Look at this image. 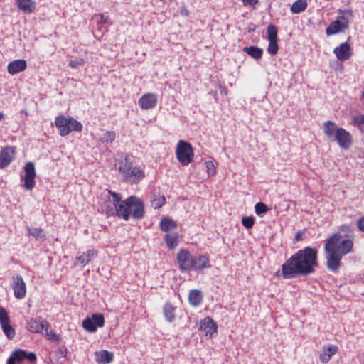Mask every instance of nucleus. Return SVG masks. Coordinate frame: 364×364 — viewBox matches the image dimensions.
Wrapping results in <instances>:
<instances>
[{"label":"nucleus","instance_id":"f257e3e1","mask_svg":"<svg viewBox=\"0 0 364 364\" xmlns=\"http://www.w3.org/2000/svg\"><path fill=\"white\" fill-rule=\"evenodd\" d=\"M318 252L316 247H311L297 251L282 264L283 278L292 279L313 274L318 267Z\"/></svg>","mask_w":364,"mask_h":364},{"label":"nucleus","instance_id":"f03ea898","mask_svg":"<svg viewBox=\"0 0 364 364\" xmlns=\"http://www.w3.org/2000/svg\"><path fill=\"white\" fill-rule=\"evenodd\" d=\"M341 233L336 232L325 240L326 266L332 272H338L342 265V257L353 252V240H341Z\"/></svg>","mask_w":364,"mask_h":364},{"label":"nucleus","instance_id":"7ed1b4c3","mask_svg":"<svg viewBox=\"0 0 364 364\" xmlns=\"http://www.w3.org/2000/svg\"><path fill=\"white\" fill-rule=\"evenodd\" d=\"M322 130L325 136L331 141L336 142L342 149H348L353 144L351 134L336 122L327 120L323 122Z\"/></svg>","mask_w":364,"mask_h":364},{"label":"nucleus","instance_id":"20e7f679","mask_svg":"<svg viewBox=\"0 0 364 364\" xmlns=\"http://www.w3.org/2000/svg\"><path fill=\"white\" fill-rule=\"evenodd\" d=\"M119 206L122 207V215L120 219L128 220L130 217L136 220H141L145 216L144 205L143 201L135 196H129L126 200L120 199Z\"/></svg>","mask_w":364,"mask_h":364},{"label":"nucleus","instance_id":"39448f33","mask_svg":"<svg viewBox=\"0 0 364 364\" xmlns=\"http://www.w3.org/2000/svg\"><path fill=\"white\" fill-rule=\"evenodd\" d=\"M119 172L125 182L136 184L145 177V173L141 167L134 166L128 154L119 163Z\"/></svg>","mask_w":364,"mask_h":364},{"label":"nucleus","instance_id":"423d86ee","mask_svg":"<svg viewBox=\"0 0 364 364\" xmlns=\"http://www.w3.org/2000/svg\"><path fill=\"white\" fill-rule=\"evenodd\" d=\"M55 125L61 136H65L71 132H81L82 124L72 117H65L63 114L55 118Z\"/></svg>","mask_w":364,"mask_h":364},{"label":"nucleus","instance_id":"0eeeda50","mask_svg":"<svg viewBox=\"0 0 364 364\" xmlns=\"http://www.w3.org/2000/svg\"><path fill=\"white\" fill-rule=\"evenodd\" d=\"M108 193L112 196V200H105L101 205V211L107 218L116 216L119 218V216H123L122 207L119 206L122 195L111 190L108 191Z\"/></svg>","mask_w":364,"mask_h":364},{"label":"nucleus","instance_id":"6e6552de","mask_svg":"<svg viewBox=\"0 0 364 364\" xmlns=\"http://www.w3.org/2000/svg\"><path fill=\"white\" fill-rule=\"evenodd\" d=\"M176 154L178 161L183 166L188 165L193 161L194 156L191 144L183 140L178 142Z\"/></svg>","mask_w":364,"mask_h":364},{"label":"nucleus","instance_id":"1a4fd4ad","mask_svg":"<svg viewBox=\"0 0 364 364\" xmlns=\"http://www.w3.org/2000/svg\"><path fill=\"white\" fill-rule=\"evenodd\" d=\"M193 256L186 249H181L176 256V261L181 272L191 271L193 269Z\"/></svg>","mask_w":364,"mask_h":364},{"label":"nucleus","instance_id":"9d476101","mask_svg":"<svg viewBox=\"0 0 364 364\" xmlns=\"http://www.w3.org/2000/svg\"><path fill=\"white\" fill-rule=\"evenodd\" d=\"M105 325V318L102 314H94L82 321V327L90 333H94L97 328Z\"/></svg>","mask_w":364,"mask_h":364},{"label":"nucleus","instance_id":"9b49d317","mask_svg":"<svg viewBox=\"0 0 364 364\" xmlns=\"http://www.w3.org/2000/svg\"><path fill=\"white\" fill-rule=\"evenodd\" d=\"M45 326H48V321L41 316L31 317L26 321V328L32 333H41Z\"/></svg>","mask_w":364,"mask_h":364},{"label":"nucleus","instance_id":"f8f14e48","mask_svg":"<svg viewBox=\"0 0 364 364\" xmlns=\"http://www.w3.org/2000/svg\"><path fill=\"white\" fill-rule=\"evenodd\" d=\"M16 148L14 146H6L0 151V168H4L14 159Z\"/></svg>","mask_w":364,"mask_h":364},{"label":"nucleus","instance_id":"ddd939ff","mask_svg":"<svg viewBox=\"0 0 364 364\" xmlns=\"http://www.w3.org/2000/svg\"><path fill=\"white\" fill-rule=\"evenodd\" d=\"M25 176L23 186L27 190H31L35 186L36 171L33 162H27L24 166Z\"/></svg>","mask_w":364,"mask_h":364},{"label":"nucleus","instance_id":"4468645a","mask_svg":"<svg viewBox=\"0 0 364 364\" xmlns=\"http://www.w3.org/2000/svg\"><path fill=\"white\" fill-rule=\"evenodd\" d=\"M12 288L14 296L16 299H21L26 294V284L21 275H16L13 277Z\"/></svg>","mask_w":364,"mask_h":364},{"label":"nucleus","instance_id":"2eb2a0df","mask_svg":"<svg viewBox=\"0 0 364 364\" xmlns=\"http://www.w3.org/2000/svg\"><path fill=\"white\" fill-rule=\"evenodd\" d=\"M343 21L341 22L339 20L332 21L326 29V34L327 36H332L339 32L343 31L348 28V21L343 17H341Z\"/></svg>","mask_w":364,"mask_h":364},{"label":"nucleus","instance_id":"dca6fc26","mask_svg":"<svg viewBox=\"0 0 364 364\" xmlns=\"http://www.w3.org/2000/svg\"><path fill=\"white\" fill-rule=\"evenodd\" d=\"M11 357L16 363H21L24 360H28L31 363H35L37 360V358L35 353H28L26 350L23 349H18L14 350L11 353Z\"/></svg>","mask_w":364,"mask_h":364},{"label":"nucleus","instance_id":"f3484780","mask_svg":"<svg viewBox=\"0 0 364 364\" xmlns=\"http://www.w3.org/2000/svg\"><path fill=\"white\" fill-rule=\"evenodd\" d=\"M333 53L339 60L345 61L350 58L353 51L350 44L345 42L336 47L333 50Z\"/></svg>","mask_w":364,"mask_h":364},{"label":"nucleus","instance_id":"a211bd4d","mask_svg":"<svg viewBox=\"0 0 364 364\" xmlns=\"http://www.w3.org/2000/svg\"><path fill=\"white\" fill-rule=\"evenodd\" d=\"M157 103V95L154 93H146L139 100V107L148 110L154 108Z\"/></svg>","mask_w":364,"mask_h":364},{"label":"nucleus","instance_id":"6ab92c4d","mask_svg":"<svg viewBox=\"0 0 364 364\" xmlns=\"http://www.w3.org/2000/svg\"><path fill=\"white\" fill-rule=\"evenodd\" d=\"M27 68L26 61L24 59H18L11 61L7 65V71L14 75L20 72L24 71Z\"/></svg>","mask_w":364,"mask_h":364},{"label":"nucleus","instance_id":"aec40b11","mask_svg":"<svg viewBox=\"0 0 364 364\" xmlns=\"http://www.w3.org/2000/svg\"><path fill=\"white\" fill-rule=\"evenodd\" d=\"M210 267V259L206 255H200L198 257H193V269L196 271H202L204 269Z\"/></svg>","mask_w":364,"mask_h":364},{"label":"nucleus","instance_id":"412c9836","mask_svg":"<svg viewBox=\"0 0 364 364\" xmlns=\"http://www.w3.org/2000/svg\"><path fill=\"white\" fill-rule=\"evenodd\" d=\"M338 350V348L335 345H328L327 346H324L323 348V351L319 355V360L322 363H328L332 356L334 355Z\"/></svg>","mask_w":364,"mask_h":364},{"label":"nucleus","instance_id":"4be33fe9","mask_svg":"<svg viewBox=\"0 0 364 364\" xmlns=\"http://www.w3.org/2000/svg\"><path fill=\"white\" fill-rule=\"evenodd\" d=\"M200 328L205 331V335L212 336L213 333L217 332L216 323L209 316H206L200 322Z\"/></svg>","mask_w":364,"mask_h":364},{"label":"nucleus","instance_id":"5701e85b","mask_svg":"<svg viewBox=\"0 0 364 364\" xmlns=\"http://www.w3.org/2000/svg\"><path fill=\"white\" fill-rule=\"evenodd\" d=\"M18 9L24 14H31L36 10V4L33 0H16Z\"/></svg>","mask_w":364,"mask_h":364},{"label":"nucleus","instance_id":"b1692460","mask_svg":"<svg viewBox=\"0 0 364 364\" xmlns=\"http://www.w3.org/2000/svg\"><path fill=\"white\" fill-rule=\"evenodd\" d=\"M95 360L97 363L109 364L113 361L114 355L112 352L103 350L95 353Z\"/></svg>","mask_w":364,"mask_h":364},{"label":"nucleus","instance_id":"393cba45","mask_svg":"<svg viewBox=\"0 0 364 364\" xmlns=\"http://www.w3.org/2000/svg\"><path fill=\"white\" fill-rule=\"evenodd\" d=\"M176 307L169 301H166L163 306V314L166 320L172 323L176 319Z\"/></svg>","mask_w":364,"mask_h":364},{"label":"nucleus","instance_id":"a878e982","mask_svg":"<svg viewBox=\"0 0 364 364\" xmlns=\"http://www.w3.org/2000/svg\"><path fill=\"white\" fill-rule=\"evenodd\" d=\"M159 228L162 231L168 233L177 228V223L170 217H163L160 220Z\"/></svg>","mask_w":364,"mask_h":364},{"label":"nucleus","instance_id":"bb28decb","mask_svg":"<svg viewBox=\"0 0 364 364\" xmlns=\"http://www.w3.org/2000/svg\"><path fill=\"white\" fill-rule=\"evenodd\" d=\"M164 240L170 250L175 249L179 242V234L177 232H168L164 236Z\"/></svg>","mask_w":364,"mask_h":364},{"label":"nucleus","instance_id":"cd10ccee","mask_svg":"<svg viewBox=\"0 0 364 364\" xmlns=\"http://www.w3.org/2000/svg\"><path fill=\"white\" fill-rule=\"evenodd\" d=\"M188 301L193 306H198L201 304L203 301L201 291L196 289L191 290L188 294Z\"/></svg>","mask_w":364,"mask_h":364},{"label":"nucleus","instance_id":"c85d7f7f","mask_svg":"<svg viewBox=\"0 0 364 364\" xmlns=\"http://www.w3.org/2000/svg\"><path fill=\"white\" fill-rule=\"evenodd\" d=\"M97 251L95 250H89L85 252H83L80 256L77 257L76 259L85 267L92 260L93 257L97 256Z\"/></svg>","mask_w":364,"mask_h":364},{"label":"nucleus","instance_id":"c756f323","mask_svg":"<svg viewBox=\"0 0 364 364\" xmlns=\"http://www.w3.org/2000/svg\"><path fill=\"white\" fill-rule=\"evenodd\" d=\"M243 51L255 60L260 59L263 54L262 48L254 46L245 47Z\"/></svg>","mask_w":364,"mask_h":364},{"label":"nucleus","instance_id":"7c9ffc66","mask_svg":"<svg viewBox=\"0 0 364 364\" xmlns=\"http://www.w3.org/2000/svg\"><path fill=\"white\" fill-rule=\"evenodd\" d=\"M307 6L306 0H296L291 4V11L294 14H300L306 10Z\"/></svg>","mask_w":364,"mask_h":364},{"label":"nucleus","instance_id":"2f4dec72","mask_svg":"<svg viewBox=\"0 0 364 364\" xmlns=\"http://www.w3.org/2000/svg\"><path fill=\"white\" fill-rule=\"evenodd\" d=\"M152 207L155 209L161 208L166 203V198L164 195L154 194L151 200Z\"/></svg>","mask_w":364,"mask_h":364},{"label":"nucleus","instance_id":"473e14b6","mask_svg":"<svg viewBox=\"0 0 364 364\" xmlns=\"http://www.w3.org/2000/svg\"><path fill=\"white\" fill-rule=\"evenodd\" d=\"M4 333L9 340H11L14 338L16 332L13 326L9 323H6L1 325Z\"/></svg>","mask_w":364,"mask_h":364},{"label":"nucleus","instance_id":"72a5a7b5","mask_svg":"<svg viewBox=\"0 0 364 364\" xmlns=\"http://www.w3.org/2000/svg\"><path fill=\"white\" fill-rule=\"evenodd\" d=\"M352 124L357 127L361 132L364 131V114L354 116L352 118Z\"/></svg>","mask_w":364,"mask_h":364},{"label":"nucleus","instance_id":"f704fd0d","mask_svg":"<svg viewBox=\"0 0 364 364\" xmlns=\"http://www.w3.org/2000/svg\"><path fill=\"white\" fill-rule=\"evenodd\" d=\"M277 28L274 24L268 25L267 28V39L268 41L277 40Z\"/></svg>","mask_w":364,"mask_h":364},{"label":"nucleus","instance_id":"c9c22d12","mask_svg":"<svg viewBox=\"0 0 364 364\" xmlns=\"http://www.w3.org/2000/svg\"><path fill=\"white\" fill-rule=\"evenodd\" d=\"M44 330L46 331V336L48 340L52 341H60V336L55 333L52 329L50 323L48 322V326H45Z\"/></svg>","mask_w":364,"mask_h":364},{"label":"nucleus","instance_id":"e433bc0d","mask_svg":"<svg viewBox=\"0 0 364 364\" xmlns=\"http://www.w3.org/2000/svg\"><path fill=\"white\" fill-rule=\"evenodd\" d=\"M27 231L28 235L33 236L36 239L44 237L43 230L41 228H28Z\"/></svg>","mask_w":364,"mask_h":364},{"label":"nucleus","instance_id":"4c0bfd02","mask_svg":"<svg viewBox=\"0 0 364 364\" xmlns=\"http://www.w3.org/2000/svg\"><path fill=\"white\" fill-rule=\"evenodd\" d=\"M269 210L267 205L262 203L259 202L255 205V212L257 215H262V214L266 213Z\"/></svg>","mask_w":364,"mask_h":364},{"label":"nucleus","instance_id":"58836bf2","mask_svg":"<svg viewBox=\"0 0 364 364\" xmlns=\"http://www.w3.org/2000/svg\"><path fill=\"white\" fill-rule=\"evenodd\" d=\"M279 49V46L277 44V40L275 41H269V45L267 47V51L272 55H275Z\"/></svg>","mask_w":364,"mask_h":364},{"label":"nucleus","instance_id":"ea45409f","mask_svg":"<svg viewBox=\"0 0 364 364\" xmlns=\"http://www.w3.org/2000/svg\"><path fill=\"white\" fill-rule=\"evenodd\" d=\"M242 225L247 228H252L255 224V218L252 216L243 217L241 220Z\"/></svg>","mask_w":364,"mask_h":364},{"label":"nucleus","instance_id":"a19ab883","mask_svg":"<svg viewBox=\"0 0 364 364\" xmlns=\"http://www.w3.org/2000/svg\"><path fill=\"white\" fill-rule=\"evenodd\" d=\"M10 319L7 311L2 306H0V324L9 323Z\"/></svg>","mask_w":364,"mask_h":364},{"label":"nucleus","instance_id":"79ce46f5","mask_svg":"<svg viewBox=\"0 0 364 364\" xmlns=\"http://www.w3.org/2000/svg\"><path fill=\"white\" fill-rule=\"evenodd\" d=\"M116 139V133L114 131H107L105 133V139L102 142L112 143Z\"/></svg>","mask_w":364,"mask_h":364},{"label":"nucleus","instance_id":"37998d69","mask_svg":"<svg viewBox=\"0 0 364 364\" xmlns=\"http://www.w3.org/2000/svg\"><path fill=\"white\" fill-rule=\"evenodd\" d=\"M205 167L207 173L209 176H214L216 173V167L212 161H207L205 162Z\"/></svg>","mask_w":364,"mask_h":364},{"label":"nucleus","instance_id":"c03bdc74","mask_svg":"<svg viewBox=\"0 0 364 364\" xmlns=\"http://www.w3.org/2000/svg\"><path fill=\"white\" fill-rule=\"evenodd\" d=\"M69 66L73 69H77L80 66H82L83 65V60H70L69 61Z\"/></svg>","mask_w":364,"mask_h":364},{"label":"nucleus","instance_id":"a18cd8bd","mask_svg":"<svg viewBox=\"0 0 364 364\" xmlns=\"http://www.w3.org/2000/svg\"><path fill=\"white\" fill-rule=\"evenodd\" d=\"M95 18L97 23L105 24L107 23L108 17L105 16L102 14H98L95 15Z\"/></svg>","mask_w":364,"mask_h":364},{"label":"nucleus","instance_id":"49530a36","mask_svg":"<svg viewBox=\"0 0 364 364\" xmlns=\"http://www.w3.org/2000/svg\"><path fill=\"white\" fill-rule=\"evenodd\" d=\"M245 6L249 5L253 9L255 8V5L259 2V0H242Z\"/></svg>","mask_w":364,"mask_h":364},{"label":"nucleus","instance_id":"de8ad7c7","mask_svg":"<svg viewBox=\"0 0 364 364\" xmlns=\"http://www.w3.org/2000/svg\"><path fill=\"white\" fill-rule=\"evenodd\" d=\"M357 226L360 231L364 232V216L358 219L357 222Z\"/></svg>","mask_w":364,"mask_h":364},{"label":"nucleus","instance_id":"09e8293b","mask_svg":"<svg viewBox=\"0 0 364 364\" xmlns=\"http://www.w3.org/2000/svg\"><path fill=\"white\" fill-rule=\"evenodd\" d=\"M340 230L343 232H351V226L348 224L342 225L340 227Z\"/></svg>","mask_w":364,"mask_h":364},{"label":"nucleus","instance_id":"8fccbe9b","mask_svg":"<svg viewBox=\"0 0 364 364\" xmlns=\"http://www.w3.org/2000/svg\"><path fill=\"white\" fill-rule=\"evenodd\" d=\"M338 14H344L345 13H347L349 15H351L352 14V11L350 10V9H346V11H343V10H341V9H338Z\"/></svg>","mask_w":364,"mask_h":364},{"label":"nucleus","instance_id":"3c124183","mask_svg":"<svg viewBox=\"0 0 364 364\" xmlns=\"http://www.w3.org/2000/svg\"><path fill=\"white\" fill-rule=\"evenodd\" d=\"M16 362L13 360V358H11V357L10 356L8 360H7V362H6V364H16L15 363Z\"/></svg>","mask_w":364,"mask_h":364},{"label":"nucleus","instance_id":"603ef678","mask_svg":"<svg viewBox=\"0 0 364 364\" xmlns=\"http://www.w3.org/2000/svg\"><path fill=\"white\" fill-rule=\"evenodd\" d=\"M4 113L2 112H0V121L4 119Z\"/></svg>","mask_w":364,"mask_h":364},{"label":"nucleus","instance_id":"864d4df0","mask_svg":"<svg viewBox=\"0 0 364 364\" xmlns=\"http://www.w3.org/2000/svg\"><path fill=\"white\" fill-rule=\"evenodd\" d=\"M362 97H364V92L362 94Z\"/></svg>","mask_w":364,"mask_h":364}]
</instances>
